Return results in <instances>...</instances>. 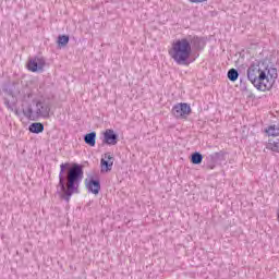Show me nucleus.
Masks as SVG:
<instances>
[{
	"label": "nucleus",
	"instance_id": "nucleus-1",
	"mask_svg": "<svg viewBox=\"0 0 279 279\" xmlns=\"http://www.w3.org/2000/svg\"><path fill=\"white\" fill-rule=\"evenodd\" d=\"M84 180V166L65 162L60 165L59 183L57 195L69 204L73 195L80 193V184Z\"/></svg>",
	"mask_w": 279,
	"mask_h": 279
},
{
	"label": "nucleus",
	"instance_id": "nucleus-2",
	"mask_svg": "<svg viewBox=\"0 0 279 279\" xmlns=\"http://www.w3.org/2000/svg\"><path fill=\"white\" fill-rule=\"evenodd\" d=\"M246 77L251 84L262 93L271 90L278 80V69L271 68L265 62L252 63L246 70Z\"/></svg>",
	"mask_w": 279,
	"mask_h": 279
},
{
	"label": "nucleus",
	"instance_id": "nucleus-3",
	"mask_svg": "<svg viewBox=\"0 0 279 279\" xmlns=\"http://www.w3.org/2000/svg\"><path fill=\"white\" fill-rule=\"evenodd\" d=\"M193 47L187 38L177 40L169 50V56L181 66H189L193 62L191 59Z\"/></svg>",
	"mask_w": 279,
	"mask_h": 279
},
{
	"label": "nucleus",
	"instance_id": "nucleus-4",
	"mask_svg": "<svg viewBox=\"0 0 279 279\" xmlns=\"http://www.w3.org/2000/svg\"><path fill=\"white\" fill-rule=\"evenodd\" d=\"M35 110L32 107V104H28L26 107L22 105V112L26 119L29 121H37V119H49L51 112V100L41 99L36 101Z\"/></svg>",
	"mask_w": 279,
	"mask_h": 279
},
{
	"label": "nucleus",
	"instance_id": "nucleus-5",
	"mask_svg": "<svg viewBox=\"0 0 279 279\" xmlns=\"http://www.w3.org/2000/svg\"><path fill=\"white\" fill-rule=\"evenodd\" d=\"M226 156L228 153L226 150H220L218 153H214L206 157V169H215L217 165H221L226 162Z\"/></svg>",
	"mask_w": 279,
	"mask_h": 279
},
{
	"label": "nucleus",
	"instance_id": "nucleus-6",
	"mask_svg": "<svg viewBox=\"0 0 279 279\" xmlns=\"http://www.w3.org/2000/svg\"><path fill=\"white\" fill-rule=\"evenodd\" d=\"M175 119H186L191 114V106L186 102H179L172 107L171 110Z\"/></svg>",
	"mask_w": 279,
	"mask_h": 279
},
{
	"label": "nucleus",
	"instance_id": "nucleus-7",
	"mask_svg": "<svg viewBox=\"0 0 279 279\" xmlns=\"http://www.w3.org/2000/svg\"><path fill=\"white\" fill-rule=\"evenodd\" d=\"M47 62L45 61V58L35 57L34 59H29L27 63L28 71H32V73H38V71H43L45 69V65Z\"/></svg>",
	"mask_w": 279,
	"mask_h": 279
},
{
	"label": "nucleus",
	"instance_id": "nucleus-8",
	"mask_svg": "<svg viewBox=\"0 0 279 279\" xmlns=\"http://www.w3.org/2000/svg\"><path fill=\"white\" fill-rule=\"evenodd\" d=\"M85 187L93 195H99L101 191V181L99 179L90 178L85 180Z\"/></svg>",
	"mask_w": 279,
	"mask_h": 279
},
{
	"label": "nucleus",
	"instance_id": "nucleus-9",
	"mask_svg": "<svg viewBox=\"0 0 279 279\" xmlns=\"http://www.w3.org/2000/svg\"><path fill=\"white\" fill-rule=\"evenodd\" d=\"M102 143L105 145H117L119 143V134H117L112 129H107L104 132Z\"/></svg>",
	"mask_w": 279,
	"mask_h": 279
},
{
	"label": "nucleus",
	"instance_id": "nucleus-10",
	"mask_svg": "<svg viewBox=\"0 0 279 279\" xmlns=\"http://www.w3.org/2000/svg\"><path fill=\"white\" fill-rule=\"evenodd\" d=\"M190 45L194 51H204V48L206 47V38L194 36L191 39H189Z\"/></svg>",
	"mask_w": 279,
	"mask_h": 279
},
{
	"label": "nucleus",
	"instance_id": "nucleus-11",
	"mask_svg": "<svg viewBox=\"0 0 279 279\" xmlns=\"http://www.w3.org/2000/svg\"><path fill=\"white\" fill-rule=\"evenodd\" d=\"M112 165H114V157L110 153L105 154V159L100 160L101 171H112Z\"/></svg>",
	"mask_w": 279,
	"mask_h": 279
},
{
	"label": "nucleus",
	"instance_id": "nucleus-12",
	"mask_svg": "<svg viewBox=\"0 0 279 279\" xmlns=\"http://www.w3.org/2000/svg\"><path fill=\"white\" fill-rule=\"evenodd\" d=\"M2 90L10 97H16V95H21V89L19 88V83L4 84L2 87Z\"/></svg>",
	"mask_w": 279,
	"mask_h": 279
},
{
	"label": "nucleus",
	"instance_id": "nucleus-13",
	"mask_svg": "<svg viewBox=\"0 0 279 279\" xmlns=\"http://www.w3.org/2000/svg\"><path fill=\"white\" fill-rule=\"evenodd\" d=\"M28 131L31 132V134H43V132H45V124H43L41 122H33L28 126Z\"/></svg>",
	"mask_w": 279,
	"mask_h": 279
},
{
	"label": "nucleus",
	"instance_id": "nucleus-14",
	"mask_svg": "<svg viewBox=\"0 0 279 279\" xmlns=\"http://www.w3.org/2000/svg\"><path fill=\"white\" fill-rule=\"evenodd\" d=\"M84 142L86 145H89V147H95L97 143V133L93 131L90 133L85 134Z\"/></svg>",
	"mask_w": 279,
	"mask_h": 279
},
{
	"label": "nucleus",
	"instance_id": "nucleus-15",
	"mask_svg": "<svg viewBox=\"0 0 279 279\" xmlns=\"http://www.w3.org/2000/svg\"><path fill=\"white\" fill-rule=\"evenodd\" d=\"M190 160L192 165H202V161L204 160V155L199 151H195L190 156Z\"/></svg>",
	"mask_w": 279,
	"mask_h": 279
},
{
	"label": "nucleus",
	"instance_id": "nucleus-16",
	"mask_svg": "<svg viewBox=\"0 0 279 279\" xmlns=\"http://www.w3.org/2000/svg\"><path fill=\"white\" fill-rule=\"evenodd\" d=\"M265 133L267 136H279V124L269 125L267 129H265Z\"/></svg>",
	"mask_w": 279,
	"mask_h": 279
},
{
	"label": "nucleus",
	"instance_id": "nucleus-17",
	"mask_svg": "<svg viewBox=\"0 0 279 279\" xmlns=\"http://www.w3.org/2000/svg\"><path fill=\"white\" fill-rule=\"evenodd\" d=\"M227 77L230 82H236L239 80V70L232 68L228 71Z\"/></svg>",
	"mask_w": 279,
	"mask_h": 279
},
{
	"label": "nucleus",
	"instance_id": "nucleus-18",
	"mask_svg": "<svg viewBox=\"0 0 279 279\" xmlns=\"http://www.w3.org/2000/svg\"><path fill=\"white\" fill-rule=\"evenodd\" d=\"M267 149H270L271 151H276L277 154H279V138L275 141L269 140L267 144Z\"/></svg>",
	"mask_w": 279,
	"mask_h": 279
},
{
	"label": "nucleus",
	"instance_id": "nucleus-19",
	"mask_svg": "<svg viewBox=\"0 0 279 279\" xmlns=\"http://www.w3.org/2000/svg\"><path fill=\"white\" fill-rule=\"evenodd\" d=\"M69 40H70L69 35H59L57 45L58 47H66L69 45Z\"/></svg>",
	"mask_w": 279,
	"mask_h": 279
},
{
	"label": "nucleus",
	"instance_id": "nucleus-20",
	"mask_svg": "<svg viewBox=\"0 0 279 279\" xmlns=\"http://www.w3.org/2000/svg\"><path fill=\"white\" fill-rule=\"evenodd\" d=\"M4 106L8 108V110L14 111V107L10 102V99L4 98Z\"/></svg>",
	"mask_w": 279,
	"mask_h": 279
},
{
	"label": "nucleus",
	"instance_id": "nucleus-21",
	"mask_svg": "<svg viewBox=\"0 0 279 279\" xmlns=\"http://www.w3.org/2000/svg\"><path fill=\"white\" fill-rule=\"evenodd\" d=\"M191 3H199V0H190Z\"/></svg>",
	"mask_w": 279,
	"mask_h": 279
},
{
	"label": "nucleus",
	"instance_id": "nucleus-22",
	"mask_svg": "<svg viewBox=\"0 0 279 279\" xmlns=\"http://www.w3.org/2000/svg\"><path fill=\"white\" fill-rule=\"evenodd\" d=\"M204 1H207V0H198V3H204Z\"/></svg>",
	"mask_w": 279,
	"mask_h": 279
},
{
	"label": "nucleus",
	"instance_id": "nucleus-23",
	"mask_svg": "<svg viewBox=\"0 0 279 279\" xmlns=\"http://www.w3.org/2000/svg\"><path fill=\"white\" fill-rule=\"evenodd\" d=\"M15 114L19 117V114H21V113L19 112V110H15Z\"/></svg>",
	"mask_w": 279,
	"mask_h": 279
},
{
	"label": "nucleus",
	"instance_id": "nucleus-24",
	"mask_svg": "<svg viewBox=\"0 0 279 279\" xmlns=\"http://www.w3.org/2000/svg\"><path fill=\"white\" fill-rule=\"evenodd\" d=\"M241 84L243 83V78H240Z\"/></svg>",
	"mask_w": 279,
	"mask_h": 279
}]
</instances>
